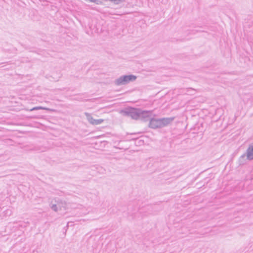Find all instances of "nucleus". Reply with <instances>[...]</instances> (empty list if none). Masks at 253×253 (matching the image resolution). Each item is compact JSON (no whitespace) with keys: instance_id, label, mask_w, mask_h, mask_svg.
Here are the masks:
<instances>
[{"instance_id":"3","label":"nucleus","mask_w":253,"mask_h":253,"mask_svg":"<svg viewBox=\"0 0 253 253\" xmlns=\"http://www.w3.org/2000/svg\"><path fill=\"white\" fill-rule=\"evenodd\" d=\"M136 79L137 77L132 74L123 75L114 81V84L117 86L126 85L134 82Z\"/></svg>"},{"instance_id":"6","label":"nucleus","mask_w":253,"mask_h":253,"mask_svg":"<svg viewBox=\"0 0 253 253\" xmlns=\"http://www.w3.org/2000/svg\"><path fill=\"white\" fill-rule=\"evenodd\" d=\"M247 160L248 159H247L246 153L244 154L239 158L238 160L239 165H244L246 163Z\"/></svg>"},{"instance_id":"13","label":"nucleus","mask_w":253,"mask_h":253,"mask_svg":"<svg viewBox=\"0 0 253 253\" xmlns=\"http://www.w3.org/2000/svg\"><path fill=\"white\" fill-rule=\"evenodd\" d=\"M131 134H135V133H131Z\"/></svg>"},{"instance_id":"10","label":"nucleus","mask_w":253,"mask_h":253,"mask_svg":"<svg viewBox=\"0 0 253 253\" xmlns=\"http://www.w3.org/2000/svg\"><path fill=\"white\" fill-rule=\"evenodd\" d=\"M86 1H89L90 2H94L96 4H102L103 2L99 0H85Z\"/></svg>"},{"instance_id":"1","label":"nucleus","mask_w":253,"mask_h":253,"mask_svg":"<svg viewBox=\"0 0 253 253\" xmlns=\"http://www.w3.org/2000/svg\"><path fill=\"white\" fill-rule=\"evenodd\" d=\"M148 111L142 110L140 108L127 107L121 110L120 113L124 116L130 117L134 120H140L146 122L149 119L150 114Z\"/></svg>"},{"instance_id":"7","label":"nucleus","mask_w":253,"mask_h":253,"mask_svg":"<svg viewBox=\"0 0 253 253\" xmlns=\"http://www.w3.org/2000/svg\"><path fill=\"white\" fill-rule=\"evenodd\" d=\"M40 109H42V110H48V111L52 110L51 109H50L48 108L43 107H42V106H37V107H33V108L30 109V111H32L37 110H40Z\"/></svg>"},{"instance_id":"8","label":"nucleus","mask_w":253,"mask_h":253,"mask_svg":"<svg viewBox=\"0 0 253 253\" xmlns=\"http://www.w3.org/2000/svg\"><path fill=\"white\" fill-rule=\"evenodd\" d=\"M57 204H58V207H59L60 209L61 208V207L64 208V209H66V203L65 201H62L61 200H58V201H57Z\"/></svg>"},{"instance_id":"11","label":"nucleus","mask_w":253,"mask_h":253,"mask_svg":"<svg viewBox=\"0 0 253 253\" xmlns=\"http://www.w3.org/2000/svg\"><path fill=\"white\" fill-rule=\"evenodd\" d=\"M50 208L54 211H58V206H57V205L56 204H52Z\"/></svg>"},{"instance_id":"12","label":"nucleus","mask_w":253,"mask_h":253,"mask_svg":"<svg viewBox=\"0 0 253 253\" xmlns=\"http://www.w3.org/2000/svg\"><path fill=\"white\" fill-rule=\"evenodd\" d=\"M1 211V208L0 207V212ZM0 215H1L0 214Z\"/></svg>"},{"instance_id":"5","label":"nucleus","mask_w":253,"mask_h":253,"mask_svg":"<svg viewBox=\"0 0 253 253\" xmlns=\"http://www.w3.org/2000/svg\"><path fill=\"white\" fill-rule=\"evenodd\" d=\"M247 159L251 161L253 160V142L249 145L246 151Z\"/></svg>"},{"instance_id":"2","label":"nucleus","mask_w":253,"mask_h":253,"mask_svg":"<svg viewBox=\"0 0 253 253\" xmlns=\"http://www.w3.org/2000/svg\"><path fill=\"white\" fill-rule=\"evenodd\" d=\"M147 112H149L150 114H148L149 119L147 122H149V126L152 128L156 129L166 126L170 124L174 119V117L157 119L152 118V112L151 111Z\"/></svg>"},{"instance_id":"9","label":"nucleus","mask_w":253,"mask_h":253,"mask_svg":"<svg viewBox=\"0 0 253 253\" xmlns=\"http://www.w3.org/2000/svg\"><path fill=\"white\" fill-rule=\"evenodd\" d=\"M3 216L6 217V216H9L11 215L12 214V211L10 209H7L3 211L2 212Z\"/></svg>"},{"instance_id":"4","label":"nucleus","mask_w":253,"mask_h":253,"mask_svg":"<svg viewBox=\"0 0 253 253\" xmlns=\"http://www.w3.org/2000/svg\"><path fill=\"white\" fill-rule=\"evenodd\" d=\"M85 115L88 122L92 125H98L104 122L103 119H94L92 116L88 113H85Z\"/></svg>"}]
</instances>
